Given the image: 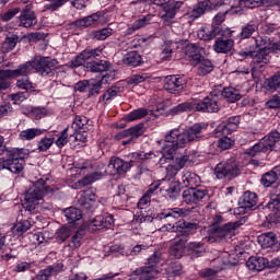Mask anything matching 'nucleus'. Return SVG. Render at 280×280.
Returning <instances> with one entry per match:
<instances>
[{
	"mask_svg": "<svg viewBox=\"0 0 280 280\" xmlns=\"http://www.w3.org/2000/svg\"><path fill=\"white\" fill-rule=\"evenodd\" d=\"M231 1L232 0H214L213 2H211V0L200 1L194 5L188 14L190 19H200V16H203V14H207V12L218 10L219 8H222V5H230V8H235V3H231Z\"/></svg>",
	"mask_w": 280,
	"mask_h": 280,
	"instance_id": "423d86ee",
	"label": "nucleus"
},
{
	"mask_svg": "<svg viewBox=\"0 0 280 280\" xmlns=\"http://www.w3.org/2000/svg\"><path fill=\"white\" fill-rule=\"evenodd\" d=\"M88 124L89 118H86L85 116H75L72 122V128L74 130H88Z\"/></svg>",
	"mask_w": 280,
	"mask_h": 280,
	"instance_id": "6e6d98bb",
	"label": "nucleus"
},
{
	"mask_svg": "<svg viewBox=\"0 0 280 280\" xmlns=\"http://www.w3.org/2000/svg\"><path fill=\"white\" fill-rule=\"evenodd\" d=\"M185 54L196 63L198 62V60H201V58H203L202 55L205 54V48L198 43L188 44L185 47Z\"/></svg>",
	"mask_w": 280,
	"mask_h": 280,
	"instance_id": "a878e982",
	"label": "nucleus"
},
{
	"mask_svg": "<svg viewBox=\"0 0 280 280\" xmlns=\"http://www.w3.org/2000/svg\"><path fill=\"white\" fill-rule=\"evenodd\" d=\"M56 235H57L58 242H67V240L71 237V229L67 226H61L57 231Z\"/></svg>",
	"mask_w": 280,
	"mask_h": 280,
	"instance_id": "69168bd1",
	"label": "nucleus"
},
{
	"mask_svg": "<svg viewBox=\"0 0 280 280\" xmlns=\"http://www.w3.org/2000/svg\"><path fill=\"white\" fill-rule=\"evenodd\" d=\"M179 172V168H177L175 164H170L166 167V175L162 180H165V183L172 182V179L176 178Z\"/></svg>",
	"mask_w": 280,
	"mask_h": 280,
	"instance_id": "052dcab7",
	"label": "nucleus"
},
{
	"mask_svg": "<svg viewBox=\"0 0 280 280\" xmlns=\"http://www.w3.org/2000/svg\"><path fill=\"white\" fill-rule=\"evenodd\" d=\"M186 250H187L189 257H191V259H198V257H202V255H205V253H207L205 243H202V242L188 243Z\"/></svg>",
	"mask_w": 280,
	"mask_h": 280,
	"instance_id": "bb28decb",
	"label": "nucleus"
},
{
	"mask_svg": "<svg viewBox=\"0 0 280 280\" xmlns=\"http://www.w3.org/2000/svg\"><path fill=\"white\" fill-rule=\"evenodd\" d=\"M102 56V48L85 49L71 61V67H82L86 60Z\"/></svg>",
	"mask_w": 280,
	"mask_h": 280,
	"instance_id": "2eb2a0df",
	"label": "nucleus"
},
{
	"mask_svg": "<svg viewBox=\"0 0 280 280\" xmlns=\"http://www.w3.org/2000/svg\"><path fill=\"white\" fill-rule=\"evenodd\" d=\"M277 175L275 173L273 170H271L268 173H265L261 176L260 183L264 187H271L272 185H275V183H277Z\"/></svg>",
	"mask_w": 280,
	"mask_h": 280,
	"instance_id": "603ef678",
	"label": "nucleus"
},
{
	"mask_svg": "<svg viewBox=\"0 0 280 280\" xmlns=\"http://www.w3.org/2000/svg\"><path fill=\"white\" fill-rule=\"evenodd\" d=\"M160 191H164V196L170 200H176L180 196V182L174 179L165 182Z\"/></svg>",
	"mask_w": 280,
	"mask_h": 280,
	"instance_id": "aec40b11",
	"label": "nucleus"
},
{
	"mask_svg": "<svg viewBox=\"0 0 280 280\" xmlns=\"http://www.w3.org/2000/svg\"><path fill=\"white\" fill-rule=\"evenodd\" d=\"M165 271L168 277H180V275H183V265L178 261L171 262Z\"/></svg>",
	"mask_w": 280,
	"mask_h": 280,
	"instance_id": "09e8293b",
	"label": "nucleus"
},
{
	"mask_svg": "<svg viewBox=\"0 0 280 280\" xmlns=\"http://www.w3.org/2000/svg\"><path fill=\"white\" fill-rule=\"evenodd\" d=\"M208 104L209 102L207 101V97L203 101L192 100V110H197L199 113H208Z\"/></svg>",
	"mask_w": 280,
	"mask_h": 280,
	"instance_id": "0e129e2a",
	"label": "nucleus"
},
{
	"mask_svg": "<svg viewBox=\"0 0 280 280\" xmlns=\"http://www.w3.org/2000/svg\"><path fill=\"white\" fill-rule=\"evenodd\" d=\"M18 89H22V91L26 93H32L34 92V83L30 81V79H20L16 82Z\"/></svg>",
	"mask_w": 280,
	"mask_h": 280,
	"instance_id": "bf43d9fd",
	"label": "nucleus"
},
{
	"mask_svg": "<svg viewBox=\"0 0 280 280\" xmlns=\"http://www.w3.org/2000/svg\"><path fill=\"white\" fill-rule=\"evenodd\" d=\"M268 37H258L256 45L260 48L258 51L252 54V78L259 80L264 67L270 62V47L267 46Z\"/></svg>",
	"mask_w": 280,
	"mask_h": 280,
	"instance_id": "20e7f679",
	"label": "nucleus"
},
{
	"mask_svg": "<svg viewBox=\"0 0 280 280\" xmlns=\"http://www.w3.org/2000/svg\"><path fill=\"white\" fill-rule=\"evenodd\" d=\"M112 176H124L132 167V162H126L117 156H112L108 163Z\"/></svg>",
	"mask_w": 280,
	"mask_h": 280,
	"instance_id": "f8f14e48",
	"label": "nucleus"
},
{
	"mask_svg": "<svg viewBox=\"0 0 280 280\" xmlns=\"http://www.w3.org/2000/svg\"><path fill=\"white\" fill-rule=\"evenodd\" d=\"M207 128H208V125L205 122H197L191 127L187 128L184 131V133L186 135V139H188V143H191V141H200Z\"/></svg>",
	"mask_w": 280,
	"mask_h": 280,
	"instance_id": "f3484780",
	"label": "nucleus"
},
{
	"mask_svg": "<svg viewBox=\"0 0 280 280\" xmlns=\"http://www.w3.org/2000/svg\"><path fill=\"white\" fill-rule=\"evenodd\" d=\"M173 231L180 233L182 237L176 238L170 246V257L172 259H183L187 253V237L198 231V224L185 220H179L173 225Z\"/></svg>",
	"mask_w": 280,
	"mask_h": 280,
	"instance_id": "f257e3e1",
	"label": "nucleus"
},
{
	"mask_svg": "<svg viewBox=\"0 0 280 280\" xmlns=\"http://www.w3.org/2000/svg\"><path fill=\"white\" fill-rule=\"evenodd\" d=\"M32 71H34L33 61H26L25 63L20 65L18 69L5 70V72H2V74L9 78H26V75H30L32 73Z\"/></svg>",
	"mask_w": 280,
	"mask_h": 280,
	"instance_id": "6ab92c4d",
	"label": "nucleus"
},
{
	"mask_svg": "<svg viewBox=\"0 0 280 280\" xmlns=\"http://www.w3.org/2000/svg\"><path fill=\"white\" fill-rule=\"evenodd\" d=\"M152 14L144 15L138 20H136L130 26H128L126 34L127 36H130L131 34H135V32H138V30H142V27H145L147 25H150L152 21Z\"/></svg>",
	"mask_w": 280,
	"mask_h": 280,
	"instance_id": "7c9ffc66",
	"label": "nucleus"
},
{
	"mask_svg": "<svg viewBox=\"0 0 280 280\" xmlns=\"http://www.w3.org/2000/svg\"><path fill=\"white\" fill-rule=\"evenodd\" d=\"M33 61V69L38 71L40 75H54L58 60L51 57H36Z\"/></svg>",
	"mask_w": 280,
	"mask_h": 280,
	"instance_id": "6e6552de",
	"label": "nucleus"
},
{
	"mask_svg": "<svg viewBox=\"0 0 280 280\" xmlns=\"http://www.w3.org/2000/svg\"><path fill=\"white\" fill-rule=\"evenodd\" d=\"M96 40H106L109 36H113V28L106 27L100 31L94 32L93 34Z\"/></svg>",
	"mask_w": 280,
	"mask_h": 280,
	"instance_id": "338daca9",
	"label": "nucleus"
},
{
	"mask_svg": "<svg viewBox=\"0 0 280 280\" xmlns=\"http://www.w3.org/2000/svg\"><path fill=\"white\" fill-rule=\"evenodd\" d=\"M158 143L160 145L163 143L162 158L160 159V163H163V161H174L176 150L185 148L189 143V140L185 131L180 132V129H172L166 133L165 140L158 141Z\"/></svg>",
	"mask_w": 280,
	"mask_h": 280,
	"instance_id": "f03ea898",
	"label": "nucleus"
},
{
	"mask_svg": "<svg viewBox=\"0 0 280 280\" xmlns=\"http://www.w3.org/2000/svg\"><path fill=\"white\" fill-rule=\"evenodd\" d=\"M56 189L47 186L45 179L40 178L37 182L33 183L25 192L24 197V209L25 211H36V206L47 194H54Z\"/></svg>",
	"mask_w": 280,
	"mask_h": 280,
	"instance_id": "7ed1b4c3",
	"label": "nucleus"
},
{
	"mask_svg": "<svg viewBox=\"0 0 280 280\" xmlns=\"http://www.w3.org/2000/svg\"><path fill=\"white\" fill-rule=\"evenodd\" d=\"M31 226L32 223H30V221H20L12 228V233L18 235V237H21L23 233H27V231H30Z\"/></svg>",
	"mask_w": 280,
	"mask_h": 280,
	"instance_id": "49530a36",
	"label": "nucleus"
},
{
	"mask_svg": "<svg viewBox=\"0 0 280 280\" xmlns=\"http://www.w3.org/2000/svg\"><path fill=\"white\" fill-rule=\"evenodd\" d=\"M259 30V25L255 22H249L245 26L242 27L241 33L238 34V38L241 40H244L246 38H250L253 36V33Z\"/></svg>",
	"mask_w": 280,
	"mask_h": 280,
	"instance_id": "37998d69",
	"label": "nucleus"
},
{
	"mask_svg": "<svg viewBox=\"0 0 280 280\" xmlns=\"http://www.w3.org/2000/svg\"><path fill=\"white\" fill-rule=\"evenodd\" d=\"M209 196V190L205 187L197 186L183 191L182 199L186 205H198Z\"/></svg>",
	"mask_w": 280,
	"mask_h": 280,
	"instance_id": "9d476101",
	"label": "nucleus"
},
{
	"mask_svg": "<svg viewBox=\"0 0 280 280\" xmlns=\"http://www.w3.org/2000/svg\"><path fill=\"white\" fill-rule=\"evenodd\" d=\"M235 46V40L231 38L218 37L213 44L215 54H229Z\"/></svg>",
	"mask_w": 280,
	"mask_h": 280,
	"instance_id": "4be33fe9",
	"label": "nucleus"
},
{
	"mask_svg": "<svg viewBox=\"0 0 280 280\" xmlns=\"http://www.w3.org/2000/svg\"><path fill=\"white\" fill-rule=\"evenodd\" d=\"M207 101L208 113H218V110H220V103L218 102V96H207Z\"/></svg>",
	"mask_w": 280,
	"mask_h": 280,
	"instance_id": "680f3d73",
	"label": "nucleus"
},
{
	"mask_svg": "<svg viewBox=\"0 0 280 280\" xmlns=\"http://www.w3.org/2000/svg\"><path fill=\"white\" fill-rule=\"evenodd\" d=\"M279 139V131H271L268 136H265L260 141L264 143L265 148H267V152H272Z\"/></svg>",
	"mask_w": 280,
	"mask_h": 280,
	"instance_id": "e433bc0d",
	"label": "nucleus"
},
{
	"mask_svg": "<svg viewBox=\"0 0 280 280\" xmlns=\"http://www.w3.org/2000/svg\"><path fill=\"white\" fill-rule=\"evenodd\" d=\"M65 217L67 219V222H69V224H73L75 222H78L79 220H82V211H80V209L74 208V207H70L68 209H66L63 211Z\"/></svg>",
	"mask_w": 280,
	"mask_h": 280,
	"instance_id": "ea45409f",
	"label": "nucleus"
},
{
	"mask_svg": "<svg viewBox=\"0 0 280 280\" xmlns=\"http://www.w3.org/2000/svg\"><path fill=\"white\" fill-rule=\"evenodd\" d=\"M266 152H268L266 144L260 140L258 143L247 149L246 154H248V156H261V154H266Z\"/></svg>",
	"mask_w": 280,
	"mask_h": 280,
	"instance_id": "de8ad7c7",
	"label": "nucleus"
},
{
	"mask_svg": "<svg viewBox=\"0 0 280 280\" xmlns=\"http://www.w3.org/2000/svg\"><path fill=\"white\" fill-rule=\"evenodd\" d=\"M102 80H90L88 83L89 97H95V95H100V91H102Z\"/></svg>",
	"mask_w": 280,
	"mask_h": 280,
	"instance_id": "3c124183",
	"label": "nucleus"
},
{
	"mask_svg": "<svg viewBox=\"0 0 280 280\" xmlns=\"http://www.w3.org/2000/svg\"><path fill=\"white\" fill-rule=\"evenodd\" d=\"M186 215H189V210L173 208L158 213L155 218L156 220H166V218H174L175 220H178V218H186Z\"/></svg>",
	"mask_w": 280,
	"mask_h": 280,
	"instance_id": "393cba45",
	"label": "nucleus"
},
{
	"mask_svg": "<svg viewBox=\"0 0 280 280\" xmlns=\"http://www.w3.org/2000/svg\"><path fill=\"white\" fill-rule=\"evenodd\" d=\"M180 8H183V1L171 2L164 5V10L160 13V16L165 25H168V23H172V21H174V19L176 18V12H178Z\"/></svg>",
	"mask_w": 280,
	"mask_h": 280,
	"instance_id": "dca6fc26",
	"label": "nucleus"
},
{
	"mask_svg": "<svg viewBox=\"0 0 280 280\" xmlns=\"http://www.w3.org/2000/svg\"><path fill=\"white\" fill-rule=\"evenodd\" d=\"M115 219L112 214L96 217L88 224L89 231H102V229H113Z\"/></svg>",
	"mask_w": 280,
	"mask_h": 280,
	"instance_id": "4468645a",
	"label": "nucleus"
},
{
	"mask_svg": "<svg viewBox=\"0 0 280 280\" xmlns=\"http://www.w3.org/2000/svg\"><path fill=\"white\" fill-rule=\"evenodd\" d=\"M257 194L250 190L245 191L240 199V205L242 206L243 209H255V207H257Z\"/></svg>",
	"mask_w": 280,
	"mask_h": 280,
	"instance_id": "c756f323",
	"label": "nucleus"
},
{
	"mask_svg": "<svg viewBox=\"0 0 280 280\" xmlns=\"http://www.w3.org/2000/svg\"><path fill=\"white\" fill-rule=\"evenodd\" d=\"M246 267L248 270H256V272H261L268 268V259L261 256H252L246 261Z\"/></svg>",
	"mask_w": 280,
	"mask_h": 280,
	"instance_id": "5701e85b",
	"label": "nucleus"
},
{
	"mask_svg": "<svg viewBox=\"0 0 280 280\" xmlns=\"http://www.w3.org/2000/svg\"><path fill=\"white\" fill-rule=\"evenodd\" d=\"M7 159L0 158V171L8 170L11 174L23 172V161L30 156L27 149H11L7 151Z\"/></svg>",
	"mask_w": 280,
	"mask_h": 280,
	"instance_id": "39448f33",
	"label": "nucleus"
},
{
	"mask_svg": "<svg viewBox=\"0 0 280 280\" xmlns=\"http://www.w3.org/2000/svg\"><path fill=\"white\" fill-rule=\"evenodd\" d=\"M277 243V235L273 232L265 233L258 236V244L261 248H271Z\"/></svg>",
	"mask_w": 280,
	"mask_h": 280,
	"instance_id": "4c0bfd02",
	"label": "nucleus"
},
{
	"mask_svg": "<svg viewBox=\"0 0 280 280\" xmlns=\"http://www.w3.org/2000/svg\"><path fill=\"white\" fill-rule=\"evenodd\" d=\"M213 237L215 240H231L235 235V231L242 226L240 222H230L220 225V223H213Z\"/></svg>",
	"mask_w": 280,
	"mask_h": 280,
	"instance_id": "1a4fd4ad",
	"label": "nucleus"
},
{
	"mask_svg": "<svg viewBox=\"0 0 280 280\" xmlns=\"http://www.w3.org/2000/svg\"><path fill=\"white\" fill-rule=\"evenodd\" d=\"M54 145V138H42L37 144L39 152H47Z\"/></svg>",
	"mask_w": 280,
	"mask_h": 280,
	"instance_id": "774afa93",
	"label": "nucleus"
},
{
	"mask_svg": "<svg viewBox=\"0 0 280 280\" xmlns=\"http://www.w3.org/2000/svg\"><path fill=\"white\" fill-rule=\"evenodd\" d=\"M49 115V110L45 107H32L28 112V117L33 119H43V117H47Z\"/></svg>",
	"mask_w": 280,
	"mask_h": 280,
	"instance_id": "5fc2aeb1",
	"label": "nucleus"
},
{
	"mask_svg": "<svg viewBox=\"0 0 280 280\" xmlns=\"http://www.w3.org/2000/svg\"><path fill=\"white\" fill-rule=\"evenodd\" d=\"M159 271L152 267L138 268L132 273L131 277L135 280H152Z\"/></svg>",
	"mask_w": 280,
	"mask_h": 280,
	"instance_id": "cd10ccee",
	"label": "nucleus"
},
{
	"mask_svg": "<svg viewBox=\"0 0 280 280\" xmlns=\"http://www.w3.org/2000/svg\"><path fill=\"white\" fill-rule=\"evenodd\" d=\"M218 34H220V27H217V26H205V27H201L198 33H197V36L200 40H213V38H215L218 36Z\"/></svg>",
	"mask_w": 280,
	"mask_h": 280,
	"instance_id": "2f4dec72",
	"label": "nucleus"
},
{
	"mask_svg": "<svg viewBox=\"0 0 280 280\" xmlns=\"http://www.w3.org/2000/svg\"><path fill=\"white\" fill-rule=\"evenodd\" d=\"M222 97L228 100L230 103L240 102L242 100V94H240V90H236L235 88H224L221 92Z\"/></svg>",
	"mask_w": 280,
	"mask_h": 280,
	"instance_id": "58836bf2",
	"label": "nucleus"
},
{
	"mask_svg": "<svg viewBox=\"0 0 280 280\" xmlns=\"http://www.w3.org/2000/svg\"><path fill=\"white\" fill-rule=\"evenodd\" d=\"M85 69L91 73H104V71L110 69V62L107 60L90 61L86 63Z\"/></svg>",
	"mask_w": 280,
	"mask_h": 280,
	"instance_id": "473e14b6",
	"label": "nucleus"
},
{
	"mask_svg": "<svg viewBox=\"0 0 280 280\" xmlns=\"http://www.w3.org/2000/svg\"><path fill=\"white\" fill-rule=\"evenodd\" d=\"M195 65L197 66L198 75L205 77L213 71V62H211L209 59H205V57H201L195 62Z\"/></svg>",
	"mask_w": 280,
	"mask_h": 280,
	"instance_id": "c9c22d12",
	"label": "nucleus"
},
{
	"mask_svg": "<svg viewBox=\"0 0 280 280\" xmlns=\"http://www.w3.org/2000/svg\"><path fill=\"white\" fill-rule=\"evenodd\" d=\"M160 261H161V252H154V254L148 258V266L140 267V268H153L154 270H156L158 273H155V276L152 279H156V277L161 275V271L159 270V268H156V264H159Z\"/></svg>",
	"mask_w": 280,
	"mask_h": 280,
	"instance_id": "a18cd8bd",
	"label": "nucleus"
},
{
	"mask_svg": "<svg viewBox=\"0 0 280 280\" xmlns=\"http://www.w3.org/2000/svg\"><path fill=\"white\" fill-rule=\"evenodd\" d=\"M38 23L35 13L21 14L19 16V25L20 27H34Z\"/></svg>",
	"mask_w": 280,
	"mask_h": 280,
	"instance_id": "79ce46f5",
	"label": "nucleus"
},
{
	"mask_svg": "<svg viewBox=\"0 0 280 280\" xmlns=\"http://www.w3.org/2000/svg\"><path fill=\"white\" fill-rule=\"evenodd\" d=\"M214 175L217 178H236L240 176V164L235 158H230L226 161H222L217 164L214 168Z\"/></svg>",
	"mask_w": 280,
	"mask_h": 280,
	"instance_id": "0eeeda50",
	"label": "nucleus"
},
{
	"mask_svg": "<svg viewBox=\"0 0 280 280\" xmlns=\"http://www.w3.org/2000/svg\"><path fill=\"white\" fill-rule=\"evenodd\" d=\"M145 132V125L138 124L129 129L122 130L115 136L116 141H121V139H126L131 137V139L136 140Z\"/></svg>",
	"mask_w": 280,
	"mask_h": 280,
	"instance_id": "a211bd4d",
	"label": "nucleus"
},
{
	"mask_svg": "<svg viewBox=\"0 0 280 280\" xmlns=\"http://www.w3.org/2000/svg\"><path fill=\"white\" fill-rule=\"evenodd\" d=\"M124 62L129 67H139L143 65V58H141V55H139V52L130 51L126 55Z\"/></svg>",
	"mask_w": 280,
	"mask_h": 280,
	"instance_id": "a19ab883",
	"label": "nucleus"
},
{
	"mask_svg": "<svg viewBox=\"0 0 280 280\" xmlns=\"http://www.w3.org/2000/svg\"><path fill=\"white\" fill-rule=\"evenodd\" d=\"M191 162H192V160L189 155H180V156L175 158L173 165L177 166V170L180 171V170L187 167L188 165H190Z\"/></svg>",
	"mask_w": 280,
	"mask_h": 280,
	"instance_id": "13d9d810",
	"label": "nucleus"
},
{
	"mask_svg": "<svg viewBox=\"0 0 280 280\" xmlns=\"http://www.w3.org/2000/svg\"><path fill=\"white\" fill-rule=\"evenodd\" d=\"M102 16V12H96L83 19L74 21L73 25H75V27H91V25H95V23H98Z\"/></svg>",
	"mask_w": 280,
	"mask_h": 280,
	"instance_id": "72a5a7b5",
	"label": "nucleus"
},
{
	"mask_svg": "<svg viewBox=\"0 0 280 280\" xmlns=\"http://www.w3.org/2000/svg\"><path fill=\"white\" fill-rule=\"evenodd\" d=\"M174 113H189V110H194V101H187L182 104H178L173 108Z\"/></svg>",
	"mask_w": 280,
	"mask_h": 280,
	"instance_id": "e2e57ef3",
	"label": "nucleus"
},
{
	"mask_svg": "<svg viewBox=\"0 0 280 280\" xmlns=\"http://www.w3.org/2000/svg\"><path fill=\"white\" fill-rule=\"evenodd\" d=\"M63 268L65 265H62V262H55L47 268L39 270L36 276V280H49L50 277H56V275H60Z\"/></svg>",
	"mask_w": 280,
	"mask_h": 280,
	"instance_id": "412c9836",
	"label": "nucleus"
},
{
	"mask_svg": "<svg viewBox=\"0 0 280 280\" xmlns=\"http://www.w3.org/2000/svg\"><path fill=\"white\" fill-rule=\"evenodd\" d=\"M86 235L84 230H78L71 237V247L72 248H80L82 246V240Z\"/></svg>",
	"mask_w": 280,
	"mask_h": 280,
	"instance_id": "4d7b16f0",
	"label": "nucleus"
},
{
	"mask_svg": "<svg viewBox=\"0 0 280 280\" xmlns=\"http://www.w3.org/2000/svg\"><path fill=\"white\" fill-rule=\"evenodd\" d=\"M121 93L119 86L109 88L103 95L100 96L98 102H110Z\"/></svg>",
	"mask_w": 280,
	"mask_h": 280,
	"instance_id": "8fccbe9b",
	"label": "nucleus"
},
{
	"mask_svg": "<svg viewBox=\"0 0 280 280\" xmlns=\"http://www.w3.org/2000/svg\"><path fill=\"white\" fill-rule=\"evenodd\" d=\"M186 84L185 78L178 74L167 75L164 79V90L172 95H180L185 91Z\"/></svg>",
	"mask_w": 280,
	"mask_h": 280,
	"instance_id": "9b49d317",
	"label": "nucleus"
},
{
	"mask_svg": "<svg viewBox=\"0 0 280 280\" xmlns=\"http://www.w3.org/2000/svg\"><path fill=\"white\" fill-rule=\"evenodd\" d=\"M242 121V118L240 116H232L228 118L225 121L220 124L215 129L217 137H220V135L226 136L231 135L232 132H235L237 128H240V122Z\"/></svg>",
	"mask_w": 280,
	"mask_h": 280,
	"instance_id": "ddd939ff",
	"label": "nucleus"
},
{
	"mask_svg": "<svg viewBox=\"0 0 280 280\" xmlns=\"http://www.w3.org/2000/svg\"><path fill=\"white\" fill-rule=\"evenodd\" d=\"M105 175H106V172H94L90 175H86L74 184L75 189H82V187H88V185H93V183H96V180H102V178H104Z\"/></svg>",
	"mask_w": 280,
	"mask_h": 280,
	"instance_id": "b1692460",
	"label": "nucleus"
},
{
	"mask_svg": "<svg viewBox=\"0 0 280 280\" xmlns=\"http://www.w3.org/2000/svg\"><path fill=\"white\" fill-rule=\"evenodd\" d=\"M45 130L38 128H31L20 132V139L22 141H32V139H36V137H40Z\"/></svg>",
	"mask_w": 280,
	"mask_h": 280,
	"instance_id": "c03bdc74",
	"label": "nucleus"
},
{
	"mask_svg": "<svg viewBox=\"0 0 280 280\" xmlns=\"http://www.w3.org/2000/svg\"><path fill=\"white\" fill-rule=\"evenodd\" d=\"M143 117H148V109L138 108L133 112L129 113L126 117L127 121H137V119H143Z\"/></svg>",
	"mask_w": 280,
	"mask_h": 280,
	"instance_id": "864d4df0",
	"label": "nucleus"
},
{
	"mask_svg": "<svg viewBox=\"0 0 280 280\" xmlns=\"http://www.w3.org/2000/svg\"><path fill=\"white\" fill-rule=\"evenodd\" d=\"M264 86L269 93H280V72L266 79Z\"/></svg>",
	"mask_w": 280,
	"mask_h": 280,
	"instance_id": "f704fd0d",
	"label": "nucleus"
},
{
	"mask_svg": "<svg viewBox=\"0 0 280 280\" xmlns=\"http://www.w3.org/2000/svg\"><path fill=\"white\" fill-rule=\"evenodd\" d=\"M182 183L184 187H188V189L200 187V176L189 171H184L182 175Z\"/></svg>",
	"mask_w": 280,
	"mask_h": 280,
	"instance_id": "c85d7f7f",
	"label": "nucleus"
}]
</instances>
